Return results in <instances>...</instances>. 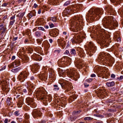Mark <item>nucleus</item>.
<instances>
[{
  "instance_id": "obj_58",
  "label": "nucleus",
  "mask_w": 123,
  "mask_h": 123,
  "mask_svg": "<svg viewBox=\"0 0 123 123\" xmlns=\"http://www.w3.org/2000/svg\"><path fill=\"white\" fill-rule=\"evenodd\" d=\"M38 43L39 44H41V42L39 39H37V40Z\"/></svg>"
},
{
  "instance_id": "obj_48",
  "label": "nucleus",
  "mask_w": 123,
  "mask_h": 123,
  "mask_svg": "<svg viewBox=\"0 0 123 123\" xmlns=\"http://www.w3.org/2000/svg\"><path fill=\"white\" fill-rule=\"evenodd\" d=\"M14 114L16 116H18L20 114L19 113V111H15L14 112Z\"/></svg>"
},
{
  "instance_id": "obj_57",
  "label": "nucleus",
  "mask_w": 123,
  "mask_h": 123,
  "mask_svg": "<svg viewBox=\"0 0 123 123\" xmlns=\"http://www.w3.org/2000/svg\"><path fill=\"white\" fill-rule=\"evenodd\" d=\"M115 75L113 74H111V77L112 78H114L115 77Z\"/></svg>"
},
{
  "instance_id": "obj_46",
  "label": "nucleus",
  "mask_w": 123,
  "mask_h": 123,
  "mask_svg": "<svg viewBox=\"0 0 123 123\" xmlns=\"http://www.w3.org/2000/svg\"><path fill=\"white\" fill-rule=\"evenodd\" d=\"M15 20H14L13 21H10L9 23V25H12L15 22Z\"/></svg>"
},
{
  "instance_id": "obj_64",
  "label": "nucleus",
  "mask_w": 123,
  "mask_h": 123,
  "mask_svg": "<svg viewBox=\"0 0 123 123\" xmlns=\"http://www.w3.org/2000/svg\"><path fill=\"white\" fill-rule=\"evenodd\" d=\"M15 16H13L10 19L11 20H12L15 18Z\"/></svg>"
},
{
  "instance_id": "obj_13",
  "label": "nucleus",
  "mask_w": 123,
  "mask_h": 123,
  "mask_svg": "<svg viewBox=\"0 0 123 123\" xmlns=\"http://www.w3.org/2000/svg\"><path fill=\"white\" fill-rule=\"evenodd\" d=\"M42 114V113L40 111L37 110H33L32 113V115L34 118L41 117Z\"/></svg>"
},
{
  "instance_id": "obj_2",
  "label": "nucleus",
  "mask_w": 123,
  "mask_h": 123,
  "mask_svg": "<svg viewBox=\"0 0 123 123\" xmlns=\"http://www.w3.org/2000/svg\"><path fill=\"white\" fill-rule=\"evenodd\" d=\"M77 17H75L74 19L71 20V27L70 28L71 30L74 32H78L82 29L81 25L79 23V20H81Z\"/></svg>"
},
{
  "instance_id": "obj_40",
  "label": "nucleus",
  "mask_w": 123,
  "mask_h": 123,
  "mask_svg": "<svg viewBox=\"0 0 123 123\" xmlns=\"http://www.w3.org/2000/svg\"><path fill=\"white\" fill-rule=\"evenodd\" d=\"M93 118L90 117H85L84 118V120H91L93 119Z\"/></svg>"
},
{
  "instance_id": "obj_49",
  "label": "nucleus",
  "mask_w": 123,
  "mask_h": 123,
  "mask_svg": "<svg viewBox=\"0 0 123 123\" xmlns=\"http://www.w3.org/2000/svg\"><path fill=\"white\" fill-rule=\"evenodd\" d=\"M8 3H5L2 4V6L3 7H5L6 6L8 5Z\"/></svg>"
},
{
  "instance_id": "obj_51",
  "label": "nucleus",
  "mask_w": 123,
  "mask_h": 123,
  "mask_svg": "<svg viewBox=\"0 0 123 123\" xmlns=\"http://www.w3.org/2000/svg\"><path fill=\"white\" fill-rule=\"evenodd\" d=\"M92 79L90 78L86 80V81L87 82H90L92 81Z\"/></svg>"
},
{
  "instance_id": "obj_37",
  "label": "nucleus",
  "mask_w": 123,
  "mask_h": 123,
  "mask_svg": "<svg viewBox=\"0 0 123 123\" xmlns=\"http://www.w3.org/2000/svg\"><path fill=\"white\" fill-rule=\"evenodd\" d=\"M53 31L55 35L57 36L58 34V30L57 29H55L53 30Z\"/></svg>"
},
{
  "instance_id": "obj_52",
  "label": "nucleus",
  "mask_w": 123,
  "mask_h": 123,
  "mask_svg": "<svg viewBox=\"0 0 123 123\" xmlns=\"http://www.w3.org/2000/svg\"><path fill=\"white\" fill-rule=\"evenodd\" d=\"M95 116H96L97 117H101L102 118H103L104 117L103 116L100 115H96Z\"/></svg>"
},
{
  "instance_id": "obj_24",
  "label": "nucleus",
  "mask_w": 123,
  "mask_h": 123,
  "mask_svg": "<svg viewBox=\"0 0 123 123\" xmlns=\"http://www.w3.org/2000/svg\"><path fill=\"white\" fill-rule=\"evenodd\" d=\"M56 20V18L55 17H49L48 19V21H51L54 22H55Z\"/></svg>"
},
{
  "instance_id": "obj_23",
  "label": "nucleus",
  "mask_w": 123,
  "mask_h": 123,
  "mask_svg": "<svg viewBox=\"0 0 123 123\" xmlns=\"http://www.w3.org/2000/svg\"><path fill=\"white\" fill-rule=\"evenodd\" d=\"M106 10L108 13H110V15H111V13L113 12V10L111 6H110L108 7H106Z\"/></svg>"
},
{
  "instance_id": "obj_38",
  "label": "nucleus",
  "mask_w": 123,
  "mask_h": 123,
  "mask_svg": "<svg viewBox=\"0 0 123 123\" xmlns=\"http://www.w3.org/2000/svg\"><path fill=\"white\" fill-rule=\"evenodd\" d=\"M6 103L7 104L9 105H11V102L10 101V99L9 98H8L6 100Z\"/></svg>"
},
{
  "instance_id": "obj_42",
  "label": "nucleus",
  "mask_w": 123,
  "mask_h": 123,
  "mask_svg": "<svg viewBox=\"0 0 123 123\" xmlns=\"http://www.w3.org/2000/svg\"><path fill=\"white\" fill-rule=\"evenodd\" d=\"M14 62L16 63V65H17V66L19 65L20 63V62L19 60H16Z\"/></svg>"
},
{
  "instance_id": "obj_32",
  "label": "nucleus",
  "mask_w": 123,
  "mask_h": 123,
  "mask_svg": "<svg viewBox=\"0 0 123 123\" xmlns=\"http://www.w3.org/2000/svg\"><path fill=\"white\" fill-rule=\"evenodd\" d=\"M71 54L73 56L76 54L75 50L74 49H71L70 52Z\"/></svg>"
},
{
  "instance_id": "obj_21",
  "label": "nucleus",
  "mask_w": 123,
  "mask_h": 123,
  "mask_svg": "<svg viewBox=\"0 0 123 123\" xmlns=\"http://www.w3.org/2000/svg\"><path fill=\"white\" fill-rule=\"evenodd\" d=\"M36 11L34 10L31 11L28 14L29 17L30 18L32 17L35 16L36 15Z\"/></svg>"
},
{
  "instance_id": "obj_36",
  "label": "nucleus",
  "mask_w": 123,
  "mask_h": 123,
  "mask_svg": "<svg viewBox=\"0 0 123 123\" xmlns=\"http://www.w3.org/2000/svg\"><path fill=\"white\" fill-rule=\"evenodd\" d=\"M76 98V96L75 94H73L71 97L69 98V100H72V101H73V100H72V99H73V100H74V99H75Z\"/></svg>"
},
{
  "instance_id": "obj_30",
  "label": "nucleus",
  "mask_w": 123,
  "mask_h": 123,
  "mask_svg": "<svg viewBox=\"0 0 123 123\" xmlns=\"http://www.w3.org/2000/svg\"><path fill=\"white\" fill-rule=\"evenodd\" d=\"M57 42L58 44H59L61 46H64V44H62L63 43L65 42V41H63L62 40L58 39L57 40Z\"/></svg>"
},
{
  "instance_id": "obj_59",
  "label": "nucleus",
  "mask_w": 123,
  "mask_h": 123,
  "mask_svg": "<svg viewBox=\"0 0 123 123\" xmlns=\"http://www.w3.org/2000/svg\"><path fill=\"white\" fill-rule=\"evenodd\" d=\"M84 85L85 87H88V86H89V84H87L86 83H84Z\"/></svg>"
},
{
  "instance_id": "obj_56",
  "label": "nucleus",
  "mask_w": 123,
  "mask_h": 123,
  "mask_svg": "<svg viewBox=\"0 0 123 123\" xmlns=\"http://www.w3.org/2000/svg\"><path fill=\"white\" fill-rule=\"evenodd\" d=\"M49 26L50 28H52L54 27V25L53 24L51 23L49 24Z\"/></svg>"
},
{
  "instance_id": "obj_16",
  "label": "nucleus",
  "mask_w": 123,
  "mask_h": 123,
  "mask_svg": "<svg viewBox=\"0 0 123 123\" xmlns=\"http://www.w3.org/2000/svg\"><path fill=\"white\" fill-rule=\"evenodd\" d=\"M31 58L36 61H41L42 59V58L40 55L36 54H34L32 56Z\"/></svg>"
},
{
  "instance_id": "obj_3",
  "label": "nucleus",
  "mask_w": 123,
  "mask_h": 123,
  "mask_svg": "<svg viewBox=\"0 0 123 123\" xmlns=\"http://www.w3.org/2000/svg\"><path fill=\"white\" fill-rule=\"evenodd\" d=\"M103 11L102 8H96L94 10L90 9L89 11L87 16H89L88 19L92 21L94 20L96 17L100 16L99 15L102 14Z\"/></svg>"
},
{
  "instance_id": "obj_5",
  "label": "nucleus",
  "mask_w": 123,
  "mask_h": 123,
  "mask_svg": "<svg viewBox=\"0 0 123 123\" xmlns=\"http://www.w3.org/2000/svg\"><path fill=\"white\" fill-rule=\"evenodd\" d=\"M108 36V38H107L105 34H103V35L100 37V40L99 41L100 45L102 47L105 46V47H108L110 43L111 42L110 40V36L109 35Z\"/></svg>"
},
{
  "instance_id": "obj_20",
  "label": "nucleus",
  "mask_w": 123,
  "mask_h": 123,
  "mask_svg": "<svg viewBox=\"0 0 123 123\" xmlns=\"http://www.w3.org/2000/svg\"><path fill=\"white\" fill-rule=\"evenodd\" d=\"M39 77L42 80H45L47 79V74L45 73H42L40 75Z\"/></svg>"
},
{
  "instance_id": "obj_29",
  "label": "nucleus",
  "mask_w": 123,
  "mask_h": 123,
  "mask_svg": "<svg viewBox=\"0 0 123 123\" xmlns=\"http://www.w3.org/2000/svg\"><path fill=\"white\" fill-rule=\"evenodd\" d=\"M123 0H110V1L114 3L115 2H116V3L117 4H119L123 1Z\"/></svg>"
},
{
  "instance_id": "obj_19",
  "label": "nucleus",
  "mask_w": 123,
  "mask_h": 123,
  "mask_svg": "<svg viewBox=\"0 0 123 123\" xmlns=\"http://www.w3.org/2000/svg\"><path fill=\"white\" fill-rule=\"evenodd\" d=\"M64 54L65 55V56L64 57L65 59H66L68 61V62H70L71 61L70 59L67 56L69 55H70L69 51L68 50H66V51L64 53Z\"/></svg>"
},
{
  "instance_id": "obj_1",
  "label": "nucleus",
  "mask_w": 123,
  "mask_h": 123,
  "mask_svg": "<svg viewBox=\"0 0 123 123\" xmlns=\"http://www.w3.org/2000/svg\"><path fill=\"white\" fill-rule=\"evenodd\" d=\"M102 22L103 26L105 28L110 27H117L118 25V23L116 19L111 16H106L102 20Z\"/></svg>"
},
{
  "instance_id": "obj_7",
  "label": "nucleus",
  "mask_w": 123,
  "mask_h": 123,
  "mask_svg": "<svg viewBox=\"0 0 123 123\" xmlns=\"http://www.w3.org/2000/svg\"><path fill=\"white\" fill-rule=\"evenodd\" d=\"M88 48L87 53L90 56H91L93 55V53L95 52L96 50V47L92 42H90L88 44Z\"/></svg>"
},
{
  "instance_id": "obj_28",
  "label": "nucleus",
  "mask_w": 123,
  "mask_h": 123,
  "mask_svg": "<svg viewBox=\"0 0 123 123\" xmlns=\"http://www.w3.org/2000/svg\"><path fill=\"white\" fill-rule=\"evenodd\" d=\"M96 28L98 30H99L103 32H104L105 31L104 29L102 28V27L99 25L97 26Z\"/></svg>"
},
{
  "instance_id": "obj_31",
  "label": "nucleus",
  "mask_w": 123,
  "mask_h": 123,
  "mask_svg": "<svg viewBox=\"0 0 123 123\" xmlns=\"http://www.w3.org/2000/svg\"><path fill=\"white\" fill-rule=\"evenodd\" d=\"M17 66L16 64V63L15 62H13L11 63L10 65L9 66V68H11L12 67H13L14 68L16 67Z\"/></svg>"
},
{
  "instance_id": "obj_34",
  "label": "nucleus",
  "mask_w": 123,
  "mask_h": 123,
  "mask_svg": "<svg viewBox=\"0 0 123 123\" xmlns=\"http://www.w3.org/2000/svg\"><path fill=\"white\" fill-rule=\"evenodd\" d=\"M54 88L53 90L55 91L58 90L59 89V88L57 85H55L53 86Z\"/></svg>"
},
{
  "instance_id": "obj_14",
  "label": "nucleus",
  "mask_w": 123,
  "mask_h": 123,
  "mask_svg": "<svg viewBox=\"0 0 123 123\" xmlns=\"http://www.w3.org/2000/svg\"><path fill=\"white\" fill-rule=\"evenodd\" d=\"M75 71L74 70L72 69L70 71H68L67 72V75L68 77L71 78H75Z\"/></svg>"
},
{
  "instance_id": "obj_44",
  "label": "nucleus",
  "mask_w": 123,
  "mask_h": 123,
  "mask_svg": "<svg viewBox=\"0 0 123 123\" xmlns=\"http://www.w3.org/2000/svg\"><path fill=\"white\" fill-rule=\"evenodd\" d=\"M22 101H19L18 102V104L19 105V106H18V107H21L22 106Z\"/></svg>"
},
{
  "instance_id": "obj_54",
  "label": "nucleus",
  "mask_w": 123,
  "mask_h": 123,
  "mask_svg": "<svg viewBox=\"0 0 123 123\" xmlns=\"http://www.w3.org/2000/svg\"><path fill=\"white\" fill-rule=\"evenodd\" d=\"M17 119L19 122H21L22 120V118H17Z\"/></svg>"
},
{
  "instance_id": "obj_41",
  "label": "nucleus",
  "mask_w": 123,
  "mask_h": 123,
  "mask_svg": "<svg viewBox=\"0 0 123 123\" xmlns=\"http://www.w3.org/2000/svg\"><path fill=\"white\" fill-rule=\"evenodd\" d=\"M60 52V50H55L54 52L55 55H58L59 54Z\"/></svg>"
},
{
  "instance_id": "obj_47",
  "label": "nucleus",
  "mask_w": 123,
  "mask_h": 123,
  "mask_svg": "<svg viewBox=\"0 0 123 123\" xmlns=\"http://www.w3.org/2000/svg\"><path fill=\"white\" fill-rule=\"evenodd\" d=\"M103 75V74L102 73L100 72H99L98 73V76L99 77H102Z\"/></svg>"
},
{
  "instance_id": "obj_63",
  "label": "nucleus",
  "mask_w": 123,
  "mask_h": 123,
  "mask_svg": "<svg viewBox=\"0 0 123 123\" xmlns=\"http://www.w3.org/2000/svg\"><path fill=\"white\" fill-rule=\"evenodd\" d=\"M18 38V37H14L13 38V41H15Z\"/></svg>"
},
{
  "instance_id": "obj_18",
  "label": "nucleus",
  "mask_w": 123,
  "mask_h": 123,
  "mask_svg": "<svg viewBox=\"0 0 123 123\" xmlns=\"http://www.w3.org/2000/svg\"><path fill=\"white\" fill-rule=\"evenodd\" d=\"M58 0H48V2L50 4H52L54 5H57L58 3Z\"/></svg>"
},
{
  "instance_id": "obj_4",
  "label": "nucleus",
  "mask_w": 123,
  "mask_h": 123,
  "mask_svg": "<svg viewBox=\"0 0 123 123\" xmlns=\"http://www.w3.org/2000/svg\"><path fill=\"white\" fill-rule=\"evenodd\" d=\"M107 55L108 56L107 59H105V57L102 54L99 55L98 59L102 62H104V63L107 64L109 66H111L114 62V60L109 54H107Z\"/></svg>"
},
{
  "instance_id": "obj_26",
  "label": "nucleus",
  "mask_w": 123,
  "mask_h": 123,
  "mask_svg": "<svg viewBox=\"0 0 123 123\" xmlns=\"http://www.w3.org/2000/svg\"><path fill=\"white\" fill-rule=\"evenodd\" d=\"M106 84L108 86L111 87L114 85L115 83L113 81L111 82H107L106 83Z\"/></svg>"
},
{
  "instance_id": "obj_22",
  "label": "nucleus",
  "mask_w": 123,
  "mask_h": 123,
  "mask_svg": "<svg viewBox=\"0 0 123 123\" xmlns=\"http://www.w3.org/2000/svg\"><path fill=\"white\" fill-rule=\"evenodd\" d=\"M80 61L78 60V62L75 63V65L76 67L79 68H82L84 66V65L81 63H80Z\"/></svg>"
},
{
  "instance_id": "obj_61",
  "label": "nucleus",
  "mask_w": 123,
  "mask_h": 123,
  "mask_svg": "<svg viewBox=\"0 0 123 123\" xmlns=\"http://www.w3.org/2000/svg\"><path fill=\"white\" fill-rule=\"evenodd\" d=\"M117 40L118 42H120L121 41V38L119 37L117 39Z\"/></svg>"
},
{
  "instance_id": "obj_45",
  "label": "nucleus",
  "mask_w": 123,
  "mask_h": 123,
  "mask_svg": "<svg viewBox=\"0 0 123 123\" xmlns=\"http://www.w3.org/2000/svg\"><path fill=\"white\" fill-rule=\"evenodd\" d=\"M70 2L69 1H68L66 2L64 4V6H67L70 3Z\"/></svg>"
},
{
  "instance_id": "obj_9",
  "label": "nucleus",
  "mask_w": 123,
  "mask_h": 123,
  "mask_svg": "<svg viewBox=\"0 0 123 123\" xmlns=\"http://www.w3.org/2000/svg\"><path fill=\"white\" fill-rule=\"evenodd\" d=\"M29 74L27 70L23 71L20 72L18 77V79L21 82H23L27 78Z\"/></svg>"
},
{
  "instance_id": "obj_11",
  "label": "nucleus",
  "mask_w": 123,
  "mask_h": 123,
  "mask_svg": "<svg viewBox=\"0 0 123 123\" xmlns=\"http://www.w3.org/2000/svg\"><path fill=\"white\" fill-rule=\"evenodd\" d=\"M82 39L80 36L78 34L74 36L71 40V41L73 43H80Z\"/></svg>"
},
{
  "instance_id": "obj_10",
  "label": "nucleus",
  "mask_w": 123,
  "mask_h": 123,
  "mask_svg": "<svg viewBox=\"0 0 123 123\" xmlns=\"http://www.w3.org/2000/svg\"><path fill=\"white\" fill-rule=\"evenodd\" d=\"M35 94L36 98L37 100H42L44 99H46L47 97L45 94L44 93L42 90H38L36 91L35 92Z\"/></svg>"
},
{
  "instance_id": "obj_27",
  "label": "nucleus",
  "mask_w": 123,
  "mask_h": 123,
  "mask_svg": "<svg viewBox=\"0 0 123 123\" xmlns=\"http://www.w3.org/2000/svg\"><path fill=\"white\" fill-rule=\"evenodd\" d=\"M20 69L21 68L20 67H18L15 68L13 69L11 71L12 72L14 73H15L18 72L20 70Z\"/></svg>"
},
{
  "instance_id": "obj_53",
  "label": "nucleus",
  "mask_w": 123,
  "mask_h": 123,
  "mask_svg": "<svg viewBox=\"0 0 123 123\" xmlns=\"http://www.w3.org/2000/svg\"><path fill=\"white\" fill-rule=\"evenodd\" d=\"M38 29L39 30H41L43 31H44V29L43 27H38Z\"/></svg>"
},
{
  "instance_id": "obj_50",
  "label": "nucleus",
  "mask_w": 123,
  "mask_h": 123,
  "mask_svg": "<svg viewBox=\"0 0 123 123\" xmlns=\"http://www.w3.org/2000/svg\"><path fill=\"white\" fill-rule=\"evenodd\" d=\"M68 118L71 121H73L74 120L72 116H71V117H69Z\"/></svg>"
},
{
  "instance_id": "obj_35",
  "label": "nucleus",
  "mask_w": 123,
  "mask_h": 123,
  "mask_svg": "<svg viewBox=\"0 0 123 123\" xmlns=\"http://www.w3.org/2000/svg\"><path fill=\"white\" fill-rule=\"evenodd\" d=\"M6 29V28L4 27H3L1 28L0 29V31L2 30L1 31V33L3 34V33L5 32Z\"/></svg>"
},
{
  "instance_id": "obj_25",
  "label": "nucleus",
  "mask_w": 123,
  "mask_h": 123,
  "mask_svg": "<svg viewBox=\"0 0 123 123\" xmlns=\"http://www.w3.org/2000/svg\"><path fill=\"white\" fill-rule=\"evenodd\" d=\"M25 12H23L22 13H19V14L17 15L16 16L19 18L20 19H22L24 17Z\"/></svg>"
},
{
  "instance_id": "obj_8",
  "label": "nucleus",
  "mask_w": 123,
  "mask_h": 123,
  "mask_svg": "<svg viewBox=\"0 0 123 123\" xmlns=\"http://www.w3.org/2000/svg\"><path fill=\"white\" fill-rule=\"evenodd\" d=\"M59 83L61 85L62 88L66 89L65 91V92H68L73 89L72 84L70 83L67 82L66 83H65L64 81L63 82V83L62 81L61 82L60 80L59 81Z\"/></svg>"
},
{
  "instance_id": "obj_33",
  "label": "nucleus",
  "mask_w": 123,
  "mask_h": 123,
  "mask_svg": "<svg viewBox=\"0 0 123 123\" xmlns=\"http://www.w3.org/2000/svg\"><path fill=\"white\" fill-rule=\"evenodd\" d=\"M79 55L80 57H84L85 55V54L84 53L83 51L80 52Z\"/></svg>"
},
{
  "instance_id": "obj_55",
  "label": "nucleus",
  "mask_w": 123,
  "mask_h": 123,
  "mask_svg": "<svg viewBox=\"0 0 123 123\" xmlns=\"http://www.w3.org/2000/svg\"><path fill=\"white\" fill-rule=\"evenodd\" d=\"M25 118L26 119H28L29 117V116L28 115H27L26 114H25Z\"/></svg>"
},
{
  "instance_id": "obj_43",
  "label": "nucleus",
  "mask_w": 123,
  "mask_h": 123,
  "mask_svg": "<svg viewBox=\"0 0 123 123\" xmlns=\"http://www.w3.org/2000/svg\"><path fill=\"white\" fill-rule=\"evenodd\" d=\"M28 52L29 53H31L33 51V50L32 48H29L28 49Z\"/></svg>"
},
{
  "instance_id": "obj_60",
  "label": "nucleus",
  "mask_w": 123,
  "mask_h": 123,
  "mask_svg": "<svg viewBox=\"0 0 123 123\" xmlns=\"http://www.w3.org/2000/svg\"><path fill=\"white\" fill-rule=\"evenodd\" d=\"M8 120L7 119H5L4 122L5 123H8Z\"/></svg>"
},
{
  "instance_id": "obj_17",
  "label": "nucleus",
  "mask_w": 123,
  "mask_h": 123,
  "mask_svg": "<svg viewBox=\"0 0 123 123\" xmlns=\"http://www.w3.org/2000/svg\"><path fill=\"white\" fill-rule=\"evenodd\" d=\"M50 72L49 75V78H51V80H54L55 79V74L54 70L52 69L49 71Z\"/></svg>"
},
{
  "instance_id": "obj_39",
  "label": "nucleus",
  "mask_w": 123,
  "mask_h": 123,
  "mask_svg": "<svg viewBox=\"0 0 123 123\" xmlns=\"http://www.w3.org/2000/svg\"><path fill=\"white\" fill-rule=\"evenodd\" d=\"M35 35L37 37H39L41 36V34L38 31L36 32Z\"/></svg>"
},
{
  "instance_id": "obj_12",
  "label": "nucleus",
  "mask_w": 123,
  "mask_h": 123,
  "mask_svg": "<svg viewBox=\"0 0 123 123\" xmlns=\"http://www.w3.org/2000/svg\"><path fill=\"white\" fill-rule=\"evenodd\" d=\"M26 100L28 105H30L31 106L32 108H34L36 106V104L34 102L33 98L28 97L26 98Z\"/></svg>"
},
{
  "instance_id": "obj_62",
  "label": "nucleus",
  "mask_w": 123,
  "mask_h": 123,
  "mask_svg": "<svg viewBox=\"0 0 123 123\" xmlns=\"http://www.w3.org/2000/svg\"><path fill=\"white\" fill-rule=\"evenodd\" d=\"M91 77H94L96 76L94 74H92L91 75Z\"/></svg>"
},
{
  "instance_id": "obj_6",
  "label": "nucleus",
  "mask_w": 123,
  "mask_h": 123,
  "mask_svg": "<svg viewBox=\"0 0 123 123\" xmlns=\"http://www.w3.org/2000/svg\"><path fill=\"white\" fill-rule=\"evenodd\" d=\"M79 7L72 6L70 7H68L65 9L63 12L64 15H67V14H71L72 13H76L78 12L79 10L78 8Z\"/></svg>"
},
{
  "instance_id": "obj_15",
  "label": "nucleus",
  "mask_w": 123,
  "mask_h": 123,
  "mask_svg": "<svg viewBox=\"0 0 123 123\" xmlns=\"http://www.w3.org/2000/svg\"><path fill=\"white\" fill-rule=\"evenodd\" d=\"M39 68V65L37 64H33L31 67V71L33 73H36L38 71Z\"/></svg>"
}]
</instances>
